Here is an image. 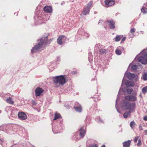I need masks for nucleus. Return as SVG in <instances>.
<instances>
[{"instance_id":"f257e3e1","label":"nucleus","mask_w":147,"mask_h":147,"mask_svg":"<svg viewBox=\"0 0 147 147\" xmlns=\"http://www.w3.org/2000/svg\"><path fill=\"white\" fill-rule=\"evenodd\" d=\"M48 36V35L47 34L46 36L43 35L42 38L38 40L40 41L37 44L32 48L31 50V52L32 53H33L38 51L42 47L46 44H48L50 43L52 40L50 39L51 41H49L47 38Z\"/></svg>"},{"instance_id":"f704fd0d","label":"nucleus","mask_w":147,"mask_h":147,"mask_svg":"<svg viewBox=\"0 0 147 147\" xmlns=\"http://www.w3.org/2000/svg\"><path fill=\"white\" fill-rule=\"evenodd\" d=\"M119 49H120V50H124V48L123 47H119L117 48Z\"/></svg>"},{"instance_id":"20e7f679","label":"nucleus","mask_w":147,"mask_h":147,"mask_svg":"<svg viewBox=\"0 0 147 147\" xmlns=\"http://www.w3.org/2000/svg\"><path fill=\"white\" fill-rule=\"evenodd\" d=\"M93 3V1H90L86 5L81 14V16L82 15H86L89 13L90 11V8L92 5Z\"/></svg>"},{"instance_id":"aec40b11","label":"nucleus","mask_w":147,"mask_h":147,"mask_svg":"<svg viewBox=\"0 0 147 147\" xmlns=\"http://www.w3.org/2000/svg\"><path fill=\"white\" fill-rule=\"evenodd\" d=\"M135 125V123L134 121H131L130 124V126L132 128H134Z\"/></svg>"},{"instance_id":"ea45409f","label":"nucleus","mask_w":147,"mask_h":147,"mask_svg":"<svg viewBox=\"0 0 147 147\" xmlns=\"http://www.w3.org/2000/svg\"><path fill=\"white\" fill-rule=\"evenodd\" d=\"M101 147H105V146L104 145H103Z\"/></svg>"},{"instance_id":"393cba45","label":"nucleus","mask_w":147,"mask_h":147,"mask_svg":"<svg viewBox=\"0 0 147 147\" xmlns=\"http://www.w3.org/2000/svg\"><path fill=\"white\" fill-rule=\"evenodd\" d=\"M147 91V86L144 87L142 89V92L144 94H145Z\"/></svg>"},{"instance_id":"7ed1b4c3","label":"nucleus","mask_w":147,"mask_h":147,"mask_svg":"<svg viewBox=\"0 0 147 147\" xmlns=\"http://www.w3.org/2000/svg\"><path fill=\"white\" fill-rule=\"evenodd\" d=\"M53 82L57 86L60 85H63L65 84L66 82L65 78L64 76L61 75L57 76L53 78Z\"/></svg>"},{"instance_id":"f8f14e48","label":"nucleus","mask_w":147,"mask_h":147,"mask_svg":"<svg viewBox=\"0 0 147 147\" xmlns=\"http://www.w3.org/2000/svg\"><path fill=\"white\" fill-rule=\"evenodd\" d=\"M44 10L47 13H51L52 12V8L50 6H45L44 8Z\"/></svg>"},{"instance_id":"0eeeda50","label":"nucleus","mask_w":147,"mask_h":147,"mask_svg":"<svg viewBox=\"0 0 147 147\" xmlns=\"http://www.w3.org/2000/svg\"><path fill=\"white\" fill-rule=\"evenodd\" d=\"M18 117L21 120H25L27 118V116L26 114L23 112H20L18 113Z\"/></svg>"},{"instance_id":"473e14b6","label":"nucleus","mask_w":147,"mask_h":147,"mask_svg":"<svg viewBox=\"0 0 147 147\" xmlns=\"http://www.w3.org/2000/svg\"><path fill=\"white\" fill-rule=\"evenodd\" d=\"M139 138V136H138L135 137L134 139V142H136Z\"/></svg>"},{"instance_id":"412c9836","label":"nucleus","mask_w":147,"mask_h":147,"mask_svg":"<svg viewBox=\"0 0 147 147\" xmlns=\"http://www.w3.org/2000/svg\"><path fill=\"white\" fill-rule=\"evenodd\" d=\"M115 53L117 55H120L121 54L122 52L119 49H117L115 50Z\"/></svg>"},{"instance_id":"58836bf2","label":"nucleus","mask_w":147,"mask_h":147,"mask_svg":"<svg viewBox=\"0 0 147 147\" xmlns=\"http://www.w3.org/2000/svg\"><path fill=\"white\" fill-rule=\"evenodd\" d=\"M60 59V58L59 57H57V60H59Z\"/></svg>"},{"instance_id":"7c9ffc66","label":"nucleus","mask_w":147,"mask_h":147,"mask_svg":"<svg viewBox=\"0 0 147 147\" xmlns=\"http://www.w3.org/2000/svg\"><path fill=\"white\" fill-rule=\"evenodd\" d=\"M135 29L134 28H133L131 29L130 32L131 33L133 34L135 32Z\"/></svg>"},{"instance_id":"37998d69","label":"nucleus","mask_w":147,"mask_h":147,"mask_svg":"<svg viewBox=\"0 0 147 147\" xmlns=\"http://www.w3.org/2000/svg\"><path fill=\"white\" fill-rule=\"evenodd\" d=\"M117 105V100H116V105Z\"/></svg>"},{"instance_id":"c85d7f7f","label":"nucleus","mask_w":147,"mask_h":147,"mask_svg":"<svg viewBox=\"0 0 147 147\" xmlns=\"http://www.w3.org/2000/svg\"><path fill=\"white\" fill-rule=\"evenodd\" d=\"M137 66L136 65H134L131 66V69L134 70H136L137 69Z\"/></svg>"},{"instance_id":"6ab92c4d","label":"nucleus","mask_w":147,"mask_h":147,"mask_svg":"<svg viewBox=\"0 0 147 147\" xmlns=\"http://www.w3.org/2000/svg\"><path fill=\"white\" fill-rule=\"evenodd\" d=\"M61 117V116L59 114L56 113L55 114L54 119V120H56L59 119V118H60Z\"/></svg>"},{"instance_id":"c03bdc74","label":"nucleus","mask_w":147,"mask_h":147,"mask_svg":"<svg viewBox=\"0 0 147 147\" xmlns=\"http://www.w3.org/2000/svg\"><path fill=\"white\" fill-rule=\"evenodd\" d=\"M125 84H126V85H127V83H125Z\"/></svg>"},{"instance_id":"e433bc0d","label":"nucleus","mask_w":147,"mask_h":147,"mask_svg":"<svg viewBox=\"0 0 147 147\" xmlns=\"http://www.w3.org/2000/svg\"><path fill=\"white\" fill-rule=\"evenodd\" d=\"M126 39V38L125 37H123L122 39V40H121V42H122V41H124Z\"/></svg>"},{"instance_id":"f3484780","label":"nucleus","mask_w":147,"mask_h":147,"mask_svg":"<svg viewBox=\"0 0 147 147\" xmlns=\"http://www.w3.org/2000/svg\"><path fill=\"white\" fill-rule=\"evenodd\" d=\"M74 108L76 111L79 112H81L82 111V108L80 105L79 107H74Z\"/></svg>"},{"instance_id":"b1692460","label":"nucleus","mask_w":147,"mask_h":147,"mask_svg":"<svg viewBox=\"0 0 147 147\" xmlns=\"http://www.w3.org/2000/svg\"><path fill=\"white\" fill-rule=\"evenodd\" d=\"M142 78L144 80H147V73H145L142 76Z\"/></svg>"},{"instance_id":"2eb2a0df","label":"nucleus","mask_w":147,"mask_h":147,"mask_svg":"<svg viewBox=\"0 0 147 147\" xmlns=\"http://www.w3.org/2000/svg\"><path fill=\"white\" fill-rule=\"evenodd\" d=\"M131 142L130 140L124 142L123 143V147H129Z\"/></svg>"},{"instance_id":"2f4dec72","label":"nucleus","mask_w":147,"mask_h":147,"mask_svg":"<svg viewBox=\"0 0 147 147\" xmlns=\"http://www.w3.org/2000/svg\"><path fill=\"white\" fill-rule=\"evenodd\" d=\"M142 145V143L141 142V140L139 139L138 140V143L137 144V145L138 146H140Z\"/></svg>"},{"instance_id":"dca6fc26","label":"nucleus","mask_w":147,"mask_h":147,"mask_svg":"<svg viewBox=\"0 0 147 147\" xmlns=\"http://www.w3.org/2000/svg\"><path fill=\"white\" fill-rule=\"evenodd\" d=\"M134 111H126L123 115V117L124 118H127L128 116L130 115V113Z\"/></svg>"},{"instance_id":"423d86ee","label":"nucleus","mask_w":147,"mask_h":147,"mask_svg":"<svg viewBox=\"0 0 147 147\" xmlns=\"http://www.w3.org/2000/svg\"><path fill=\"white\" fill-rule=\"evenodd\" d=\"M142 53V56L138 57V61L143 64H145L147 63V54L146 53Z\"/></svg>"},{"instance_id":"4be33fe9","label":"nucleus","mask_w":147,"mask_h":147,"mask_svg":"<svg viewBox=\"0 0 147 147\" xmlns=\"http://www.w3.org/2000/svg\"><path fill=\"white\" fill-rule=\"evenodd\" d=\"M99 52L100 54H104L106 53V50L105 49H100L99 50Z\"/></svg>"},{"instance_id":"a878e982","label":"nucleus","mask_w":147,"mask_h":147,"mask_svg":"<svg viewBox=\"0 0 147 147\" xmlns=\"http://www.w3.org/2000/svg\"><path fill=\"white\" fill-rule=\"evenodd\" d=\"M145 8L143 7L141 9V11L144 13H147V11L145 10Z\"/></svg>"},{"instance_id":"a19ab883","label":"nucleus","mask_w":147,"mask_h":147,"mask_svg":"<svg viewBox=\"0 0 147 147\" xmlns=\"http://www.w3.org/2000/svg\"><path fill=\"white\" fill-rule=\"evenodd\" d=\"M102 22V20H100L99 21V23H98V24H99V23H100V22Z\"/></svg>"},{"instance_id":"cd10ccee","label":"nucleus","mask_w":147,"mask_h":147,"mask_svg":"<svg viewBox=\"0 0 147 147\" xmlns=\"http://www.w3.org/2000/svg\"><path fill=\"white\" fill-rule=\"evenodd\" d=\"M89 147H97V146L96 144H90Z\"/></svg>"},{"instance_id":"39448f33","label":"nucleus","mask_w":147,"mask_h":147,"mask_svg":"<svg viewBox=\"0 0 147 147\" xmlns=\"http://www.w3.org/2000/svg\"><path fill=\"white\" fill-rule=\"evenodd\" d=\"M137 92H134L131 95L125 96L124 98L126 100L134 102L137 100Z\"/></svg>"},{"instance_id":"4468645a","label":"nucleus","mask_w":147,"mask_h":147,"mask_svg":"<svg viewBox=\"0 0 147 147\" xmlns=\"http://www.w3.org/2000/svg\"><path fill=\"white\" fill-rule=\"evenodd\" d=\"M79 131L80 132L79 135L80 137L82 138L84 136V134L86 132L83 129L82 127L79 130Z\"/></svg>"},{"instance_id":"9b49d317","label":"nucleus","mask_w":147,"mask_h":147,"mask_svg":"<svg viewBox=\"0 0 147 147\" xmlns=\"http://www.w3.org/2000/svg\"><path fill=\"white\" fill-rule=\"evenodd\" d=\"M107 22H108V24L109 25L110 28L111 29L115 28V22L113 20H109Z\"/></svg>"},{"instance_id":"bb28decb","label":"nucleus","mask_w":147,"mask_h":147,"mask_svg":"<svg viewBox=\"0 0 147 147\" xmlns=\"http://www.w3.org/2000/svg\"><path fill=\"white\" fill-rule=\"evenodd\" d=\"M133 91V90L132 89H128L127 90V91L128 94H130Z\"/></svg>"},{"instance_id":"f03ea898","label":"nucleus","mask_w":147,"mask_h":147,"mask_svg":"<svg viewBox=\"0 0 147 147\" xmlns=\"http://www.w3.org/2000/svg\"><path fill=\"white\" fill-rule=\"evenodd\" d=\"M136 107L135 103H131L129 102L123 100L122 105V109L125 110H128L130 111H134Z\"/></svg>"},{"instance_id":"72a5a7b5","label":"nucleus","mask_w":147,"mask_h":147,"mask_svg":"<svg viewBox=\"0 0 147 147\" xmlns=\"http://www.w3.org/2000/svg\"><path fill=\"white\" fill-rule=\"evenodd\" d=\"M32 103L33 105H34L36 104V102L33 100H32Z\"/></svg>"},{"instance_id":"9d476101","label":"nucleus","mask_w":147,"mask_h":147,"mask_svg":"<svg viewBox=\"0 0 147 147\" xmlns=\"http://www.w3.org/2000/svg\"><path fill=\"white\" fill-rule=\"evenodd\" d=\"M105 3L106 6L109 7L114 5L115 1L114 0H105Z\"/></svg>"},{"instance_id":"a211bd4d","label":"nucleus","mask_w":147,"mask_h":147,"mask_svg":"<svg viewBox=\"0 0 147 147\" xmlns=\"http://www.w3.org/2000/svg\"><path fill=\"white\" fill-rule=\"evenodd\" d=\"M6 101L8 103L12 105L14 103V101L12 100L11 97H9V98L6 99Z\"/></svg>"},{"instance_id":"c756f323","label":"nucleus","mask_w":147,"mask_h":147,"mask_svg":"<svg viewBox=\"0 0 147 147\" xmlns=\"http://www.w3.org/2000/svg\"><path fill=\"white\" fill-rule=\"evenodd\" d=\"M134 78V80L135 81H137L138 79V76L137 75H135V77Z\"/></svg>"},{"instance_id":"c9c22d12","label":"nucleus","mask_w":147,"mask_h":147,"mask_svg":"<svg viewBox=\"0 0 147 147\" xmlns=\"http://www.w3.org/2000/svg\"><path fill=\"white\" fill-rule=\"evenodd\" d=\"M143 119L145 121H147V116L144 117L143 118Z\"/></svg>"},{"instance_id":"5701e85b","label":"nucleus","mask_w":147,"mask_h":147,"mask_svg":"<svg viewBox=\"0 0 147 147\" xmlns=\"http://www.w3.org/2000/svg\"><path fill=\"white\" fill-rule=\"evenodd\" d=\"M121 38V36L120 35L117 36L115 38V41H119Z\"/></svg>"},{"instance_id":"1a4fd4ad","label":"nucleus","mask_w":147,"mask_h":147,"mask_svg":"<svg viewBox=\"0 0 147 147\" xmlns=\"http://www.w3.org/2000/svg\"><path fill=\"white\" fill-rule=\"evenodd\" d=\"M66 39V37L63 35H61L59 36L57 40V43L61 45L62 43V42L63 41L64 39L65 40Z\"/></svg>"},{"instance_id":"4c0bfd02","label":"nucleus","mask_w":147,"mask_h":147,"mask_svg":"<svg viewBox=\"0 0 147 147\" xmlns=\"http://www.w3.org/2000/svg\"><path fill=\"white\" fill-rule=\"evenodd\" d=\"M144 131L145 133H146L145 134V135H147V130H144Z\"/></svg>"},{"instance_id":"6e6552de","label":"nucleus","mask_w":147,"mask_h":147,"mask_svg":"<svg viewBox=\"0 0 147 147\" xmlns=\"http://www.w3.org/2000/svg\"><path fill=\"white\" fill-rule=\"evenodd\" d=\"M35 91L36 96H40L41 94L43 92L44 90L41 88L39 87L36 89Z\"/></svg>"},{"instance_id":"ddd939ff","label":"nucleus","mask_w":147,"mask_h":147,"mask_svg":"<svg viewBox=\"0 0 147 147\" xmlns=\"http://www.w3.org/2000/svg\"><path fill=\"white\" fill-rule=\"evenodd\" d=\"M127 78L130 80H132L135 77V74H131L130 72H128L126 75Z\"/></svg>"},{"instance_id":"a18cd8bd","label":"nucleus","mask_w":147,"mask_h":147,"mask_svg":"<svg viewBox=\"0 0 147 147\" xmlns=\"http://www.w3.org/2000/svg\"><path fill=\"white\" fill-rule=\"evenodd\" d=\"M1 111H0V113H1Z\"/></svg>"},{"instance_id":"79ce46f5","label":"nucleus","mask_w":147,"mask_h":147,"mask_svg":"<svg viewBox=\"0 0 147 147\" xmlns=\"http://www.w3.org/2000/svg\"><path fill=\"white\" fill-rule=\"evenodd\" d=\"M139 96L141 97L142 96V95L141 94H140L139 95Z\"/></svg>"}]
</instances>
